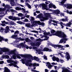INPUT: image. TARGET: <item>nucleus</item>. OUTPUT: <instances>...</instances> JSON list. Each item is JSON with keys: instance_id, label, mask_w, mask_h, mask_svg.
Returning a JSON list of instances; mask_svg holds the SVG:
<instances>
[{"instance_id": "f257e3e1", "label": "nucleus", "mask_w": 72, "mask_h": 72, "mask_svg": "<svg viewBox=\"0 0 72 72\" xmlns=\"http://www.w3.org/2000/svg\"><path fill=\"white\" fill-rule=\"evenodd\" d=\"M1 51H3V52H4L5 53H6V52H9L8 53L9 54H13L14 55L13 56V58L14 59H16V57H17L18 58L21 59V58L19 55H20L21 57H24V55H19V54H16V53H15L16 50H14L10 52H9V50L6 48H1Z\"/></svg>"}, {"instance_id": "ea45409f", "label": "nucleus", "mask_w": 72, "mask_h": 72, "mask_svg": "<svg viewBox=\"0 0 72 72\" xmlns=\"http://www.w3.org/2000/svg\"><path fill=\"white\" fill-rule=\"evenodd\" d=\"M17 23H19L20 24H23V22L22 21H18L17 22Z\"/></svg>"}, {"instance_id": "c03bdc74", "label": "nucleus", "mask_w": 72, "mask_h": 72, "mask_svg": "<svg viewBox=\"0 0 72 72\" xmlns=\"http://www.w3.org/2000/svg\"><path fill=\"white\" fill-rule=\"evenodd\" d=\"M23 21L25 22H28V20L27 19H25Z\"/></svg>"}, {"instance_id": "79ce46f5", "label": "nucleus", "mask_w": 72, "mask_h": 72, "mask_svg": "<svg viewBox=\"0 0 72 72\" xmlns=\"http://www.w3.org/2000/svg\"><path fill=\"white\" fill-rule=\"evenodd\" d=\"M58 62H61V63H62L64 62V61L62 59H60V60L59 59Z\"/></svg>"}, {"instance_id": "0eeeda50", "label": "nucleus", "mask_w": 72, "mask_h": 72, "mask_svg": "<svg viewBox=\"0 0 72 72\" xmlns=\"http://www.w3.org/2000/svg\"><path fill=\"white\" fill-rule=\"evenodd\" d=\"M64 1H62L60 3V5H62L64 8H66L67 9H72V5L69 4H64Z\"/></svg>"}, {"instance_id": "f8f14e48", "label": "nucleus", "mask_w": 72, "mask_h": 72, "mask_svg": "<svg viewBox=\"0 0 72 72\" xmlns=\"http://www.w3.org/2000/svg\"><path fill=\"white\" fill-rule=\"evenodd\" d=\"M42 9L44 10V9H46L47 10H50V11H52V10L51 9H49V8H48L47 6L45 4H42Z\"/></svg>"}, {"instance_id": "72a5a7b5", "label": "nucleus", "mask_w": 72, "mask_h": 72, "mask_svg": "<svg viewBox=\"0 0 72 72\" xmlns=\"http://www.w3.org/2000/svg\"><path fill=\"white\" fill-rule=\"evenodd\" d=\"M53 46L54 47V48H55V49H57V47H58V45H53Z\"/></svg>"}, {"instance_id": "69168bd1", "label": "nucleus", "mask_w": 72, "mask_h": 72, "mask_svg": "<svg viewBox=\"0 0 72 72\" xmlns=\"http://www.w3.org/2000/svg\"><path fill=\"white\" fill-rule=\"evenodd\" d=\"M34 36H35V37H37V38H39V37H37V35L36 34H34Z\"/></svg>"}, {"instance_id": "338daca9", "label": "nucleus", "mask_w": 72, "mask_h": 72, "mask_svg": "<svg viewBox=\"0 0 72 72\" xmlns=\"http://www.w3.org/2000/svg\"><path fill=\"white\" fill-rule=\"evenodd\" d=\"M36 12L38 14L40 13V12L39 11H36Z\"/></svg>"}, {"instance_id": "ddd939ff", "label": "nucleus", "mask_w": 72, "mask_h": 72, "mask_svg": "<svg viewBox=\"0 0 72 72\" xmlns=\"http://www.w3.org/2000/svg\"><path fill=\"white\" fill-rule=\"evenodd\" d=\"M41 44V43L39 42H36L35 43L32 42L31 43L32 46H39Z\"/></svg>"}, {"instance_id": "e2e57ef3", "label": "nucleus", "mask_w": 72, "mask_h": 72, "mask_svg": "<svg viewBox=\"0 0 72 72\" xmlns=\"http://www.w3.org/2000/svg\"><path fill=\"white\" fill-rule=\"evenodd\" d=\"M25 4H26V6H27H27H28V5L30 4H28V3H25Z\"/></svg>"}, {"instance_id": "c756f323", "label": "nucleus", "mask_w": 72, "mask_h": 72, "mask_svg": "<svg viewBox=\"0 0 72 72\" xmlns=\"http://www.w3.org/2000/svg\"><path fill=\"white\" fill-rule=\"evenodd\" d=\"M15 9L16 10H22V8H20L18 7H15Z\"/></svg>"}, {"instance_id": "c85d7f7f", "label": "nucleus", "mask_w": 72, "mask_h": 72, "mask_svg": "<svg viewBox=\"0 0 72 72\" xmlns=\"http://www.w3.org/2000/svg\"><path fill=\"white\" fill-rule=\"evenodd\" d=\"M22 61V62L23 64H24L25 63V61H26V58H24V59H22L21 60Z\"/></svg>"}, {"instance_id": "a211bd4d", "label": "nucleus", "mask_w": 72, "mask_h": 72, "mask_svg": "<svg viewBox=\"0 0 72 72\" xmlns=\"http://www.w3.org/2000/svg\"><path fill=\"white\" fill-rule=\"evenodd\" d=\"M66 59L67 60H69L70 58V56L69 54V53L68 52H66Z\"/></svg>"}, {"instance_id": "37998d69", "label": "nucleus", "mask_w": 72, "mask_h": 72, "mask_svg": "<svg viewBox=\"0 0 72 72\" xmlns=\"http://www.w3.org/2000/svg\"><path fill=\"white\" fill-rule=\"evenodd\" d=\"M60 55L61 57H64V56H63V55H62L61 53H58V54H56V55Z\"/></svg>"}, {"instance_id": "13d9d810", "label": "nucleus", "mask_w": 72, "mask_h": 72, "mask_svg": "<svg viewBox=\"0 0 72 72\" xmlns=\"http://www.w3.org/2000/svg\"><path fill=\"white\" fill-rule=\"evenodd\" d=\"M4 63V61H0V64H2Z\"/></svg>"}, {"instance_id": "4c0bfd02", "label": "nucleus", "mask_w": 72, "mask_h": 72, "mask_svg": "<svg viewBox=\"0 0 72 72\" xmlns=\"http://www.w3.org/2000/svg\"><path fill=\"white\" fill-rule=\"evenodd\" d=\"M12 20H13V21H16V17H13Z\"/></svg>"}, {"instance_id": "58836bf2", "label": "nucleus", "mask_w": 72, "mask_h": 72, "mask_svg": "<svg viewBox=\"0 0 72 72\" xmlns=\"http://www.w3.org/2000/svg\"><path fill=\"white\" fill-rule=\"evenodd\" d=\"M18 15L19 17H22L23 16V14L21 13H19L18 14Z\"/></svg>"}, {"instance_id": "cd10ccee", "label": "nucleus", "mask_w": 72, "mask_h": 72, "mask_svg": "<svg viewBox=\"0 0 72 72\" xmlns=\"http://www.w3.org/2000/svg\"><path fill=\"white\" fill-rule=\"evenodd\" d=\"M20 47H23V46H24V44L23 43H22L19 44V47H20V49H21Z\"/></svg>"}, {"instance_id": "b1692460", "label": "nucleus", "mask_w": 72, "mask_h": 72, "mask_svg": "<svg viewBox=\"0 0 72 72\" xmlns=\"http://www.w3.org/2000/svg\"><path fill=\"white\" fill-rule=\"evenodd\" d=\"M29 19L30 21H32L35 20V18H34V17H33L31 16L30 17Z\"/></svg>"}, {"instance_id": "39448f33", "label": "nucleus", "mask_w": 72, "mask_h": 72, "mask_svg": "<svg viewBox=\"0 0 72 72\" xmlns=\"http://www.w3.org/2000/svg\"><path fill=\"white\" fill-rule=\"evenodd\" d=\"M33 49H35V50L37 53H38V54H41L42 55L43 54V52L41 51H51V49L46 48H44L43 50H41L40 49L37 50V48L35 47H33Z\"/></svg>"}, {"instance_id": "4d7b16f0", "label": "nucleus", "mask_w": 72, "mask_h": 72, "mask_svg": "<svg viewBox=\"0 0 72 72\" xmlns=\"http://www.w3.org/2000/svg\"><path fill=\"white\" fill-rule=\"evenodd\" d=\"M30 39H31L32 40H33L35 39V38L32 37H30Z\"/></svg>"}, {"instance_id": "052dcab7", "label": "nucleus", "mask_w": 72, "mask_h": 72, "mask_svg": "<svg viewBox=\"0 0 72 72\" xmlns=\"http://www.w3.org/2000/svg\"><path fill=\"white\" fill-rule=\"evenodd\" d=\"M25 17H26V18H29L30 17V15H26L25 16Z\"/></svg>"}, {"instance_id": "0e129e2a", "label": "nucleus", "mask_w": 72, "mask_h": 72, "mask_svg": "<svg viewBox=\"0 0 72 72\" xmlns=\"http://www.w3.org/2000/svg\"><path fill=\"white\" fill-rule=\"evenodd\" d=\"M69 14H72V12L70 11L69 12Z\"/></svg>"}, {"instance_id": "2eb2a0df", "label": "nucleus", "mask_w": 72, "mask_h": 72, "mask_svg": "<svg viewBox=\"0 0 72 72\" xmlns=\"http://www.w3.org/2000/svg\"><path fill=\"white\" fill-rule=\"evenodd\" d=\"M19 39L21 41H24L25 40L26 42H28L30 41V40L28 38H26V39L24 38H21L20 37L19 38Z\"/></svg>"}, {"instance_id": "680f3d73", "label": "nucleus", "mask_w": 72, "mask_h": 72, "mask_svg": "<svg viewBox=\"0 0 72 72\" xmlns=\"http://www.w3.org/2000/svg\"><path fill=\"white\" fill-rule=\"evenodd\" d=\"M28 6L30 9H31V5H30L29 4Z\"/></svg>"}, {"instance_id": "9d476101", "label": "nucleus", "mask_w": 72, "mask_h": 72, "mask_svg": "<svg viewBox=\"0 0 72 72\" xmlns=\"http://www.w3.org/2000/svg\"><path fill=\"white\" fill-rule=\"evenodd\" d=\"M25 65L27 66L31 67L32 66L33 67H34L35 66H39V64H36V63H34V64H32L31 63H29L28 62H26L25 64Z\"/></svg>"}, {"instance_id": "9b49d317", "label": "nucleus", "mask_w": 72, "mask_h": 72, "mask_svg": "<svg viewBox=\"0 0 72 72\" xmlns=\"http://www.w3.org/2000/svg\"><path fill=\"white\" fill-rule=\"evenodd\" d=\"M64 34L66 36V37H65V36H64V38L62 37H60L63 38V39H61L60 40V41L59 42V43H63V42H64V44L66 43V41H67V40H68V38H66L67 37L66 35V34Z\"/></svg>"}, {"instance_id": "4be33fe9", "label": "nucleus", "mask_w": 72, "mask_h": 72, "mask_svg": "<svg viewBox=\"0 0 72 72\" xmlns=\"http://www.w3.org/2000/svg\"><path fill=\"white\" fill-rule=\"evenodd\" d=\"M4 71L3 72H10V70L8 69L7 67H5L4 68Z\"/></svg>"}, {"instance_id": "6e6d98bb", "label": "nucleus", "mask_w": 72, "mask_h": 72, "mask_svg": "<svg viewBox=\"0 0 72 72\" xmlns=\"http://www.w3.org/2000/svg\"><path fill=\"white\" fill-rule=\"evenodd\" d=\"M4 32V33H8V30L5 29Z\"/></svg>"}, {"instance_id": "7ed1b4c3", "label": "nucleus", "mask_w": 72, "mask_h": 72, "mask_svg": "<svg viewBox=\"0 0 72 72\" xmlns=\"http://www.w3.org/2000/svg\"><path fill=\"white\" fill-rule=\"evenodd\" d=\"M52 13H46L44 14V15L46 17H43L42 15H39L37 16V17L38 18L40 19H40V21L41 22H42L44 21V20H47L49 19V17H50V18L51 19L50 20V21H52V19H53L52 17H51V14Z\"/></svg>"}, {"instance_id": "1a4fd4ad", "label": "nucleus", "mask_w": 72, "mask_h": 72, "mask_svg": "<svg viewBox=\"0 0 72 72\" xmlns=\"http://www.w3.org/2000/svg\"><path fill=\"white\" fill-rule=\"evenodd\" d=\"M1 5L3 6H4V8H0V12H4L6 9H11L12 8V7L8 5H5L4 3H1Z\"/></svg>"}, {"instance_id": "2f4dec72", "label": "nucleus", "mask_w": 72, "mask_h": 72, "mask_svg": "<svg viewBox=\"0 0 72 72\" xmlns=\"http://www.w3.org/2000/svg\"><path fill=\"white\" fill-rule=\"evenodd\" d=\"M64 14L63 13H61V12H60V13L58 15V16H61V17H62V16H64Z\"/></svg>"}, {"instance_id": "a18cd8bd", "label": "nucleus", "mask_w": 72, "mask_h": 72, "mask_svg": "<svg viewBox=\"0 0 72 72\" xmlns=\"http://www.w3.org/2000/svg\"><path fill=\"white\" fill-rule=\"evenodd\" d=\"M13 17L11 16H9L8 17V18L9 19H13Z\"/></svg>"}, {"instance_id": "5fc2aeb1", "label": "nucleus", "mask_w": 72, "mask_h": 72, "mask_svg": "<svg viewBox=\"0 0 72 72\" xmlns=\"http://www.w3.org/2000/svg\"><path fill=\"white\" fill-rule=\"evenodd\" d=\"M40 38H39L38 39H36V41H40Z\"/></svg>"}, {"instance_id": "4468645a", "label": "nucleus", "mask_w": 72, "mask_h": 72, "mask_svg": "<svg viewBox=\"0 0 72 72\" xmlns=\"http://www.w3.org/2000/svg\"><path fill=\"white\" fill-rule=\"evenodd\" d=\"M60 12V11H59V10L57 9V10H55L53 14L58 16L59 15Z\"/></svg>"}, {"instance_id": "6e6552de", "label": "nucleus", "mask_w": 72, "mask_h": 72, "mask_svg": "<svg viewBox=\"0 0 72 72\" xmlns=\"http://www.w3.org/2000/svg\"><path fill=\"white\" fill-rule=\"evenodd\" d=\"M7 62L8 63H10L11 64H9L10 66H13L15 67H17V68H19V67L18 66H17L16 64H17V62L15 61H13L12 60H7Z\"/></svg>"}, {"instance_id": "20e7f679", "label": "nucleus", "mask_w": 72, "mask_h": 72, "mask_svg": "<svg viewBox=\"0 0 72 72\" xmlns=\"http://www.w3.org/2000/svg\"><path fill=\"white\" fill-rule=\"evenodd\" d=\"M37 24L39 25H44V23L43 22H41L39 21H34L33 22V24H31L30 23H28L25 24V26L28 28H32L34 26H37Z\"/></svg>"}, {"instance_id": "412c9836", "label": "nucleus", "mask_w": 72, "mask_h": 72, "mask_svg": "<svg viewBox=\"0 0 72 72\" xmlns=\"http://www.w3.org/2000/svg\"><path fill=\"white\" fill-rule=\"evenodd\" d=\"M47 65H47L48 67V68H49V69H51V68L52 67V65H51L49 62H47Z\"/></svg>"}, {"instance_id": "bb28decb", "label": "nucleus", "mask_w": 72, "mask_h": 72, "mask_svg": "<svg viewBox=\"0 0 72 72\" xmlns=\"http://www.w3.org/2000/svg\"><path fill=\"white\" fill-rule=\"evenodd\" d=\"M42 1H46L45 2V3L46 4H50V2L49 1H47V0H42Z\"/></svg>"}, {"instance_id": "603ef678", "label": "nucleus", "mask_w": 72, "mask_h": 72, "mask_svg": "<svg viewBox=\"0 0 72 72\" xmlns=\"http://www.w3.org/2000/svg\"><path fill=\"white\" fill-rule=\"evenodd\" d=\"M44 58L46 60H48V58H47V57L46 56H44Z\"/></svg>"}, {"instance_id": "8fccbe9b", "label": "nucleus", "mask_w": 72, "mask_h": 72, "mask_svg": "<svg viewBox=\"0 0 72 72\" xmlns=\"http://www.w3.org/2000/svg\"><path fill=\"white\" fill-rule=\"evenodd\" d=\"M0 24L2 26H6V25H5V24L2 23L1 24Z\"/></svg>"}, {"instance_id": "5701e85b", "label": "nucleus", "mask_w": 72, "mask_h": 72, "mask_svg": "<svg viewBox=\"0 0 72 72\" xmlns=\"http://www.w3.org/2000/svg\"><path fill=\"white\" fill-rule=\"evenodd\" d=\"M71 24H72L71 22H69L68 23L66 24V27H71Z\"/></svg>"}, {"instance_id": "f03ea898", "label": "nucleus", "mask_w": 72, "mask_h": 72, "mask_svg": "<svg viewBox=\"0 0 72 72\" xmlns=\"http://www.w3.org/2000/svg\"><path fill=\"white\" fill-rule=\"evenodd\" d=\"M51 34H50V33L49 32L48 33L44 32V34L45 35H47L48 36H51L52 35H55L58 36L59 37H63L64 38V36H65V37H66V36L64 35V34L62 33V32H61V31H57L56 32V31L55 30H52L51 31Z\"/></svg>"}, {"instance_id": "423d86ee", "label": "nucleus", "mask_w": 72, "mask_h": 72, "mask_svg": "<svg viewBox=\"0 0 72 72\" xmlns=\"http://www.w3.org/2000/svg\"><path fill=\"white\" fill-rule=\"evenodd\" d=\"M28 58L27 60V62H32V60H33L34 59L36 61H39V59L35 56L33 57L32 56L29 55H28Z\"/></svg>"}, {"instance_id": "a19ab883", "label": "nucleus", "mask_w": 72, "mask_h": 72, "mask_svg": "<svg viewBox=\"0 0 72 72\" xmlns=\"http://www.w3.org/2000/svg\"><path fill=\"white\" fill-rule=\"evenodd\" d=\"M4 39L3 37H1V36H0V42L2 41V40H3Z\"/></svg>"}, {"instance_id": "dca6fc26", "label": "nucleus", "mask_w": 72, "mask_h": 72, "mask_svg": "<svg viewBox=\"0 0 72 72\" xmlns=\"http://www.w3.org/2000/svg\"><path fill=\"white\" fill-rule=\"evenodd\" d=\"M14 1H15V0H10V3L12 6H14V5H15L16 3Z\"/></svg>"}, {"instance_id": "393cba45", "label": "nucleus", "mask_w": 72, "mask_h": 72, "mask_svg": "<svg viewBox=\"0 0 72 72\" xmlns=\"http://www.w3.org/2000/svg\"><path fill=\"white\" fill-rule=\"evenodd\" d=\"M17 36H18L17 35H13L11 37L12 39H14L15 38L17 37Z\"/></svg>"}, {"instance_id": "de8ad7c7", "label": "nucleus", "mask_w": 72, "mask_h": 72, "mask_svg": "<svg viewBox=\"0 0 72 72\" xmlns=\"http://www.w3.org/2000/svg\"><path fill=\"white\" fill-rule=\"evenodd\" d=\"M5 30H7L8 31L9 30V26H6V28H5Z\"/></svg>"}, {"instance_id": "09e8293b", "label": "nucleus", "mask_w": 72, "mask_h": 72, "mask_svg": "<svg viewBox=\"0 0 72 72\" xmlns=\"http://www.w3.org/2000/svg\"><path fill=\"white\" fill-rule=\"evenodd\" d=\"M63 47V46L61 45H58V48H62Z\"/></svg>"}, {"instance_id": "aec40b11", "label": "nucleus", "mask_w": 72, "mask_h": 72, "mask_svg": "<svg viewBox=\"0 0 72 72\" xmlns=\"http://www.w3.org/2000/svg\"><path fill=\"white\" fill-rule=\"evenodd\" d=\"M2 58L3 59H9V56L8 55H3L2 56Z\"/></svg>"}, {"instance_id": "e433bc0d", "label": "nucleus", "mask_w": 72, "mask_h": 72, "mask_svg": "<svg viewBox=\"0 0 72 72\" xmlns=\"http://www.w3.org/2000/svg\"><path fill=\"white\" fill-rule=\"evenodd\" d=\"M10 10L12 12H14V13H15H15H17V12L15 10H14L12 9Z\"/></svg>"}, {"instance_id": "c9c22d12", "label": "nucleus", "mask_w": 72, "mask_h": 72, "mask_svg": "<svg viewBox=\"0 0 72 72\" xmlns=\"http://www.w3.org/2000/svg\"><path fill=\"white\" fill-rule=\"evenodd\" d=\"M59 24H60L61 25V26H64V25H66V24H64L62 22H60Z\"/></svg>"}, {"instance_id": "3c124183", "label": "nucleus", "mask_w": 72, "mask_h": 72, "mask_svg": "<svg viewBox=\"0 0 72 72\" xmlns=\"http://www.w3.org/2000/svg\"><path fill=\"white\" fill-rule=\"evenodd\" d=\"M64 46H63V47L62 48H61V49H60L61 50H64Z\"/></svg>"}, {"instance_id": "473e14b6", "label": "nucleus", "mask_w": 72, "mask_h": 72, "mask_svg": "<svg viewBox=\"0 0 72 72\" xmlns=\"http://www.w3.org/2000/svg\"><path fill=\"white\" fill-rule=\"evenodd\" d=\"M49 8H51L53 7V4H52V3H50V4H49Z\"/></svg>"}, {"instance_id": "7c9ffc66", "label": "nucleus", "mask_w": 72, "mask_h": 72, "mask_svg": "<svg viewBox=\"0 0 72 72\" xmlns=\"http://www.w3.org/2000/svg\"><path fill=\"white\" fill-rule=\"evenodd\" d=\"M19 5V6H21L22 7H24V6L23 5H22L20 4L19 3H18L17 2H16L15 3V5Z\"/></svg>"}, {"instance_id": "a878e982", "label": "nucleus", "mask_w": 72, "mask_h": 72, "mask_svg": "<svg viewBox=\"0 0 72 72\" xmlns=\"http://www.w3.org/2000/svg\"><path fill=\"white\" fill-rule=\"evenodd\" d=\"M60 20L61 21H62V22H67V21H68L67 19H60Z\"/></svg>"}, {"instance_id": "f704fd0d", "label": "nucleus", "mask_w": 72, "mask_h": 72, "mask_svg": "<svg viewBox=\"0 0 72 72\" xmlns=\"http://www.w3.org/2000/svg\"><path fill=\"white\" fill-rule=\"evenodd\" d=\"M45 40H47V39H41L40 38V42H41V41H45Z\"/></svg>"}, {"instance_id": "49530a36", "label": "nucleus", "mask_w": 72, "mask_h": 72, "mask_svg": "<svg viewBox=\"0 0 72 72\" xmlns=\"http://www.w3.org/2000/svg\"><path fill=\"white\" fill-rule=\"evenodd\" d=\"M19 33V31H18V30H16L15 32L14 33V34L15 35V34H18Z\"/></svg>"}, {"instance_id": "bf43d9fd", "label": "nucleus", "mask_w": 72, "mask_h": 72, "mask_svg": "<svg viewBox=\"0 0 72 72\" xmlns=\"http://www.w3.org/2000/svg\"><path fill=\"white\" fill-rule=\"evenodd\" d=\"M18 20V21H19L20 20V18L18 17H16V20Z\"/></svg>"}, {"instance_id": "774afa93", "label": "nucleus", "mask_w": 72, "mask_h": 72, "mask_svg": "<svg viewBox=\"0 0 72 72\" xmlns=\"http://www.w3.org/2000/svg\"><path fill=\"white\" fill-rule=\"evenodd\" d=\"M45 72H48V70L46 69H45Z\"/></svg>"}, {"instance_id": "6ab92c4d", "label": "nucleus", "mask_w": 72, "mask_h": 72, "mask_svg": "<svg viewBox=\"0 0 72 72\" xmlns=\"http://www.w3.org/2000/svg\"><path fill=\"white\" fill-rule=\"evenodd\" d=\"M52 58L53 61H55L56 60L57 62H59V58H56L55 57H53Z\"/></svg>"}, {"instance_id": "f3484780", "label": "nucleus", "mask_w": 72, "mask_h": 72, "mask_svg": "<svg viewBox=\"0 0 72 72\" xmlns=\"http://www.w3.org/2000/svg\"><path fill=\"white\" fill-rule=\"evenodd\" d=\"M12 44L14 45V46H15V47H17V48H19V45L17 44V42L16 41L14 42Z\"/></svg>"}, {"instance_id": "864d4df0", "label": "nucleus", "mask_w": 72, "mask_h": 72, "mask_svg": "<svg viewBox=\"0 0 72 72\" xmlns=\"http://www.w3.org/2000/svg\"><path fill=\"white\" fill-rule=\"evenodd\" d=\"M64 18H65L66 19H67L68 21V17L66 16H64Z\"/></svg>"}]
</instances>
